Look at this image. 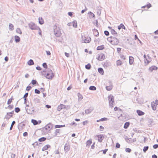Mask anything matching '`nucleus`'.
Listing matches in <instances>:
<instances>
[{
	"mask_svg": "<svg viewBox=\"0 0 158 158\" xmlns=\"http://www.w3.org/2000/svg\"><path fill=\"white\" fill-rule=\"evenodd\" d=\"M107 40L112 45H117L118 43V39L113 36L108 37Z\"/></svg>",
	"mask_w": 158,
	"mask_h": 158,
	"instance_id": "f257e3e1",
	"label": "nucleus"
},
{
	"mask_svg": "<svg viewBox=\"0 0 158 158\" xmlns=\"http://www.w3.org/2000/svg\"><path fill=\"white\" fill-rule=\"evenodd\" d=\"M54 32L55 36L56 37H59L61 35V32L60 28L56 26H54Z\"/></svg>",
	"mask_w": 158,
	"mask_h": 158,
	"instance_id": "f03ea898",
	"label": "nucleus"
},
{
	"mask_svg": "<svg viewBox=\"0 0 158 158\" xmlns=\"http://www.w3.org/2000/svg\"><path fill=\"white\" fill-rule=\"evenodd\" d=\"M46 78L49 79H52L54 77V74L52 70L50 69H48L47 70V73L44 74Z\"/></svg>",
	"mask_w": 158,
	"mask_h": 158,
	"instance_id": "7ed1b4c3",
	"label": "nucleus"
},
{
	"mask_svg": "<svg viewBox=\"0 0 158 158\" xmlns=\"http://www.w3.org/2000/svg\"><path fill=\"white\" fill-rule=\"evenodd\" d=\"M158 105V100H155L151 102V106L153 110H155L156 108V106Z\"/></svg>",
	"mask_w": 158,
	"mask_h": 158,
	"instance_id": "20e7f679",
	"label": "nucleus"
},
{
	"mask_svg": "<svg viewBox=\"0 0 158 158\" xmlns=\"http://www.w3.org/2000/svg\"><path fill=\"white\" fill-rule=\"evenodd\" d=\"M29 27L32 30H37L39 28L34 23L31 22L28 24Z\"/></svg>",
	"mask_w": 158,
	"mask_h": 158,
	"instance_id": "39448f33",
	"label": "nucleus"
},
{
	"mask_svg": "<svg viewBox=\"0 0 158 158\" xmlns=\"http://www.w3.org/2000/svg\"><path fill=\"white\" fill-rule=\"evenodd\" d=\"M32 106H30L29 105H27L26 106V109L27 112L29 114H31L34 112V110L32 107Z\"/></svg>",
	"mask_w": 158,
	"mask_h": 158,
	"instance_id": "423d86ee",
	"label": "nucleus"
},
{
	"mask_svg": "<svg viewBox=\"0 0 158 158\" xmlns=\"http://www.w3.org/2000/svg\"><path fill=\"white\" fill-rule=\"evenodd\" d=\"M82 42L85 43H89L91 40V38L89 37L82 36Z\"/></svg>",
	"mask_w": 158,
	"mask_h": 158,
	"instance_id": "0eeeda50",
	"label": "nucleus"
},
{
	"mask_svg": "<svg viewBox=\"0 0 158 158\" xmlns=\"http://www.w3.org/2000/svg\"><path fill=\"white\" fill-rule=\"evenodd\" d=\"M14 114V111H12L10 112L7 113L5 116V118L6 119H9L11 118L12 117Z\"/></svg>",
	"mask_w": 158,
	"mask_h": 158,
	"instance_id": "6e6552de",
	"label": "nucleus"
},
{
	"mask_svg": "<svg viewBox=\"0 0 158 158\" xmlns=\"http://www.w3.org/2000/svg\"><path fill=\"white\" fill-rule=\"evenodd\" d=\"M96 137L97 138L98 141L99 142H102L104 138V136L102 135H97L96 136Z\"/></svg>",
	"mask_w": 158,
	"mask_h": 158,
	"instance_id": "1a4fd4ad",
	"label": "nucleus"
},
{
	"mask_svg": "<svg viewBox=\"0 0 158 158\" xmlns=\"http://www.w3.org/2000/svg\"><path fill=\"white\" fill-rule=\"evenodd\" d=\"M105 58V56L104 54L102 53L98 55V59L99 60L102 61L104 60Z\"/></svg>",
	"mask_w": 158,
	"mask_h": 158,
	"instance_id": "9d476101",
	"label": "nucleus"
},
{
	"mask_svg": "<svg viewBox=\"0 0 158 158\" xmlns=\"http://www.w3.org/2000/svg\"><path fill=\"white\" fill-rule=\"evenodd\" d=\"M52 125L51 124H47L45 126V128L46 130L50 131L52 129Z\"/></svg>",
	"mask_w": 158,
	"mask_h": 158,
	"instance_id": "9b49d317",
	"label": "nucleus"
},
{
	"mask_svg": "<svg viewBox=\"0 0 158 158\" xmlns=\"http://www.w3.org/2000/svg\"><path fill=\"white\" fill-rule=\"evenodd\" d=\"M103 67L105 68H107L110 66V63L108 61H106L103 64Z\"/></svg>",
	"mask_w": 158,
	"mask_h": 158,
	"instance_id": "f8f14e48",
	"label": "nucleus"
},
{
	"mask_svg": "<svg viewBox=\"0 0 158 158\" xmlns=\"http://www.w3.org/2000/svg\"><path fill=\"white\" fill-rule=\"evenodd\" d=\"M31 122L34 125H35L38 124H40L41 123V120H39L37 121L35 120L32 119L31 120Z\"/></svg>",
	"mask_w": 158,
	"mask_h": 158,
	"instance_id": "ddd939ff",
	"label": "nucleus"
},
{
	"mask_svg": "<svg viewBox=\"0 0 158 158\" xmlns=\"http://www.w3.org/2000/svg\"><path fill=\"white\" fill-rule=\"evenodd\" d=\"M70 149V145L69 143H66L64 147V150L66 152L69 151Z\"/></svg>",
	"mask_w": 158,
	"mask_h": 158,
	"instance_id": "4468645a",
	"label": "nucleus"
},
{
	"mask_svg": "<svg viewBox=\"0 0 158 158\" xmlns=\"http://www.w3.org/2000/svg\"><path fill=\"white\" fill-rule=\"evenodd\" d=\"M64 108H65V106L63 104H60L58 106L57 108V110L58 111H60Z\"/></svg>",
	"mask_w": 158,
	"mask_h": 158,
	"instance_id": "2eb2a0df",
	"label": "nucleus"
},
{
	"mask_svg": "<svg viewBox=\"0 0 158 158\" xmlns=\"http://www.w3.org/2000/svg\"><path fill=\"white\" fill-rule=\"evenodd\" d=\"M134 61V58L132 56H130L129 57V63L130 65L133 64Z\"/></svg>",
	"mask_w": 158,
	"mask_h": 158,
	"instance_id": "dca6fc26",
	"label": "nucleus"
},
{
	"mask_svg": "<svg viewBox=\"0 0 158 158\" xmlns=\"http://www.w3.org/2000/svg\"><path fill=\"white\" fill-rule=\"evenodd\" d=\"M108 28L111 29L110 32L111 33L114 35H116L117 34V33L116 32V31L114 29H112L111 28V27H109Z\"/></svg>",
	"mask_w": 158,
	"mask_h": 158,
	"instance_id": "f3484780",
	"label": "nucleus"
},
{
	"mask_svg": "<svg viewBox=\"0 0 158 158\" xmlns=\"http://www.w3.org/2000/svg\"><path fill=\"white\" fill-rule=\"evenodd\" d=\"M157 69V67L155 66H153L150 67L149 69V70L150 72H152L153 70H156Z\"/></svg>",
	"mask_w": 158,
	"mask_h": 158,
	"instance_id": "a211bd4d",
	"label": "nucleus"
},
{
	"mask_svg": "<svg viewBox=\"0 0 158 158\" xmlns=\"http://www.w3.org/2000/svg\"><path fill=\"white\" fill-rule=\"evenodd\" d=\"M60 130L59 129H56L55 131L54 134V136H56L57 135H59L60 134Z\"/></svg>",
	"mask_w": 158,
	"mask_h": 158,
	"instance_id": "6ab92c4d",
	"label": "nucleus"
},
{
	"mask_svg": "<svg viewBox=\"0 0 158 158\" xmlns=\"http://www.w3.org/2000/svg\"><path fill=\"white\" fill-rule=\"evenodd\" d=\"M39 23L41 25H42L44 23V20L42 17H40L39 18Z\"/></svg>",
	"mask_w": 158,
	"mask_h": 158,
	"instance_id": "aec40b11",
	"label": "nucleus"
},
{
	"mask_svg": "<svg viewBox=\"0 0 158 158\" xmlns=\"http://www.w3.org/2000/svg\"><path fill=\"white\" fill-rule=\"evenodd\" d=\"M136 112L138 115L139 116L143 115L144 114V113L143 112L139 110H137Z\"/></svg>",
	"mask_w": 158,
	"mask_h": 158,
	"instance_id": "412c9836",
	"label": "nucleus"
},
{
	"mask_svg": "<svg viewBox=\"0 0 158 158\" xmlns=\"http://www.w3.org/2000/svg\"><path fill=\"white\" fill-rule=\"evenodd\" d=\"M118 28L119 30H120L121 28H123L124 29H126L125 27L122 23L120 24V25L118 26Z\"/></svg>",
	"mask_w": 158,
	"mask_h": 158,
	"instance_id": "4be33fe9",
	"label": "nucleus"
},
{
	"mask_svg": "<svg viewBox=\"0 0 158 158\" xmlns=\"http://www.w3.org/2000/svg\"><path fill=\"white\" fill-rule=\"evenodd\" d=\"M94 35L96 36H98L99 35V33L98 31L96 29H94L93 31Z\"/></svg>",
	"mask_w": 158,
	"mask_h": 158,
	"instance_id": "5701e85b",
	"label": "nucleus"
},
{
	"mask_svg": "<svg viewBox=\"0 0 158 158\" xmlns=\"http://www.w3.org/2000/svg\"><path fill=\"white\" fill-rule=\"evenodd\" d=\"M50 147V145L48 144H47L45 146H44L42 148V151H44L46 150H47L48 149V148Z\"/></svg>",
	"mask_w": 158,
	"mask_h": 158,
	"instance_id": "b1692460",
	"label": "nucleus"
},
{
	"mask_svg": "<svg viewBox=\"0 0 158 158\" xmlns=\"http://www.w3.org/2000/svg\"><path fill=\"white\" fill-rule=\"evenodd\" d=\"M148 57L149 58L148 56ZM150 60H151L149 58V59H148L147 58L146 59H144V62L145 65H147L150 62Z\"/></svg>",
	"mask_w": 158,
	"mask_h": 158,
	"instance_id": "393cba45",
	"label": "nucleus"
},
{
	"mask_svg": "<svg viewBox=\"0 0 158 158\" xmlns=\"http://www.w3.org/2000/svg\"><path fill=\"white\" fill-rule=\"evenodd\" d=\"M98 72L102 75H103L104 74V72L102 68H98Z\"/></svg>",
	"mask_w": 158,
	"mask_h": 158,
	"instance_id": "a878e982",
	"label": "nucleus"
},
{
	"mask_svg": "<svg viewBox=\"0 0 158 158\" xmlns=\"http://www.w3.org/2000/svg\"><path fill=\"white\" fill-rule=\"evenodd\" d=\"M15 40L16 42L18 43L20 41V38L19 36L15 35Z\"/></svg>",
	"mask_w": 158,
	"mask_h": 158,
	"instance_id": "bb28decb",
	"label": "nucleus"
},
{
	"mask_svg": "<svg viewBox=\"0 0 158 158\" xmlns=\"http://www.w3.org/2000/svg\"><path fill=\"white\" fill-rule=\"evenodd\" d=\"M113 87V85H111L109 86H106V89L108 91H110L111 90Z\"/></svg>",
	"mask_w": 158,
	"mask_h": 158,
	"instance_id": "cd10ccee",
	"label": "nucleus"
},
{
	"mask_svg": "<svg viewBox=\"0 0 158 158\" xmlns=\"http://www.w3.org/2000/svg\"><path fill=\"white\" fill-rule=\"evenodd\" d=\"M27 64L29 65H31L34 64V61L31 59L30 60L27 62Z\"/></svg>",
	"mask_w": 158,
	"mask_h": 158,
	"instance_id": "c85d7f7f",
	"label": "nucleus"
},
{
	"mask_svg": "<svg viewBox=\"0 0 158 158\" xmlns=\"http://www.w3.org/2000/svg\"><path fill=\"white\" fill-rule=\"evenodd\" d=\"M130 125V123L129 122H127L125 123L124 128L125 129H127Z\"/></svg>",
	"mask_w": 158,
	"mask_h": 158,
	"instance_id": "c756f323",
	"label": "nucleus"
},
{
	"mask_svg": "<svg viewBox=\"0 0 158 158\" xmlns=\"http://www.w3.org/2000/svg\"><path fill=\"white\" fill-rule=\"evenodd\" d=\"M92 143V140L91 139H90L89 140L87 141L86 142V146L89 147L91 144Z\"/></svg>",
	"mask_w": 158,
	"mask_h": 158,
	"instance_id": "7c9ffc66",
	"label": "nucleus"
},
{
	"mask_svg": "<svg viewBox=\"0 0 158 158\" xmlns=\"http://www.w3.org/2000/svg\"><path fill=\"white\" fill-rule=\"evenodd\" d=\"M104 48V46L103 45H102L101 46H98L97 48V49L98 50H100L103 49Z\"/></svg>",
	"mask_w": 158,
	"mask_h": 158,
	"instance_id": "2f4dec72",
	"label": "nucleus"
},
{
	"mask_svg": "<svg viewBox=\"0 0 158 158\" xmlns=\"http://www.w3.org/2000/svg\"><path fill=\"white\" fill-rule=\"evenodd\" d=\"M72 25L75 27L76 28L77 27V23L76 21H73L72 23Z\"/></svg>",
	"mask_w": 158,
	"mask_h": 158,
	"instance_id": "473e14b6",
	"label": "nucleus"
},
{
	"mask_svg": "<svg viewBox=\"0 0 158 158\" xmlns=\"http://www.w3.org/2000/svg\"><path fill=\"white\" fill-rule=\"evenodd\" d=\"M65 125H56L55 126V128H60L61 127H65Z\"/></svg>",
	"mask_w": 158,
	"mask_h": 158,
	"instance_id": "72a5a7b5",
	"label": "nucleus"
},
{
	"mask_svg": "<svg viewBox=\"0 0 158 158\" xmlns=\"http://www.w3.org/2000/svg\"><path fill=\"white\" fill-rule=\"evenodd\" d=\"M152 6V5L151 4L149 3L148 4L145 5L144 6L142 7V8H145L146 7H147L148 9L149 8Z\"/></svg>",
	"mask_w": 158,
	"mask_h": 158,
	"instance_id": "f704fd0d",
	"label": "nucleus"
},
{
	"mask_svg": "<svg viewBox=\"0 0 158 158\" xmlns=\"http://www.w3.org/2000/svg\"><path fill=\"white\" fill-rule=\"evenodd\" d=\"M114 103V101L112 100V99H111V100L109 102V104L110 107L111 108L113 107V105Z\"/></svg>",
	"mask_w": 158,
	"mask_h": 158,
	"instance_id": "c9c22d12",
	"label": "nucleus"
},
{
	"mask_svg": "<svg viewBox=\"0 0 158 158\" xmlns=\"http://www.w3.org/2000/svg\"><path fill=\"white\" fill-rule=\"evenodd\" d=\"M9 29L10 30L12 31L14 29V26L13 25L11 24L10 23L9 25Z\"/></svg>",
	"mask_w": 158,
	"mask_h": 158,
	"instance_id": "e433bc0d",
	"label": "nucleus"
},
{
	"mask_svg": "<svg viewBox=\"0 0 158 158\" xmlns=\"http://www.w3.org/2000/svg\"><path fill=\"white\" fill-rule=\"evenodd\" d=\"M107 120V118H102L99 120H97V122H99L100 121H106Z\"/></svg>",
	"mask_w": 158,
	"mask_h": 158,
	"instance_id": "4c0bfd02",
	"label": "nucleus"
},
{
	"mask_svg": "<svg viewBox=\"0 0 158 158\" xmlns=\"http://www.w3.org/2000/svg\"><path fill=\"white\" fill-rule=\"evenodd\" d=\"M89 89L92 90H95L96 89V88L94 86H91L89 87Z\"/></svg>",
	"mask_w": 158,
	"mask_h": 158,
	"instance_id": "58836bf2",
	"label": "nucleus"
},
{
	"mask_svg": "<svg viewBox=\"0 0 158 158\" xmlns=\"http://www.w3.org/2000/svg\"><path fill=\"white\" fill-rule=\"evenodd\" d=\"M46 139V138H45V137H42V138H41L40 139H38V141L39 142H43V141H45Z\"/></svg>",
	"mask_w": 158,
	"mask_h": 158,
	"instance_id": "ea45409f",
	"label": "nucleus"
},
{
	"mask_svg": "<svg viewBox=\"0 0 158 158\" xmlns=\"http://www.w3.org/2000/svg\"><path fill=\"white\" fill-rule=\"evenodd\" d=\"M122 64V62L120 60H118L116 61V64L117 65H120Z\"/></svg>",
	"mask_w": 158,
	"mask_h": 158,
	"instance_id": "a19ab883",
	"label": "nucleus"
},
{
	"mask_svg": "<svg viewBox=\"0 0 158 158\" xmlns=\"http://www.w3.org/2000/svg\"><path fill=\"white\" fill-rule=\"evenodd\" d=\"M85 68L86 69H89L91 68V65L89 64H87L85 65Z\"/></svg>",
	"mask_w": 158,
	"mask_h": 158,
	"instance_id": "79ce46f5",
	"label": "nucleus"
},
{
	"mask_svg": "<svg viewBox=\"0 0 158 158\" xmlns=\"http://www.w3.org/2000/svg\"><path fill=\"white\" fill-rule=\"evenodd\" d=\"M16 32L18 33H19L20 34H22V31L19 28H17L16 29Z\"/></svg>",
	"mask_w": 158,
	"mask_h": 158,
	"instance_id": "37998d69",
	"label": "nucleus"
},
{
	"mask_svg": "<svg viewBox=\"0 0 158 158\" xmlns=\"http://www.w3.org/2000/svg\"><path fill=\"white\" fill-rule=\"evenodd\" d=\"M148 146L144 147L143 149V150L144 152H146L148 150Z\"/></svg>",
	"mask_w": 158,
	"mask_h": 158,
	"instance_id": "c03bdc74",
	"label": "nucleus"
},
{
	"mask_svg": "<svg viewBox=\"0 0 158 158\" xmlns=\"http://www.w3.org/2000/svg\"><path fill=\"white\" fill-rule=\"evenodd\" d=\"M77 96L78 97V99H82L83 97L82 95L79 93L77 94Z\"/></svg>",
	"mask_w": 158,
	"mask_h": 158,
	"instance_id": "a18cd8bd",
	"label": "nucleus"
},
{
	"mask_svg": "<svg viewBox=\"0 0 158 158\" xmlns=\"http://www.w3.org/2000/svg\"><path fill=\"white\" fill-rule=\"evenodd\" d=\"M125 151L127 152L130 153L131 152V150L129 148H126L125 149Z\"/></svg>",
	"mask_w": 158,
	"mask_h": 158,
	"instance_id": "49530a36",
	"label": "nucleus"
},
{
	"mask_svg": "<svg viewBox=\"0 0 158 158\" xmlns=\"http://www.w3.org/2000/svg\"><path fill=\"white\" fill-rule=\"evenodd\" d=\"M31 83L33 85H35L37 83V82L36 80H33L31 81Z\"/></svg>",
	"mask_w": 158,
	"mask_h": 158,
	"instance_id": "de8ad7c7",
	"label": "nucleus"
},
{
	"mask_svg": "<svg viewBox=\"0 0 158 158\" xmlns=\"http://www.w3.org/2000/svg\"><path fill=\"white\" fill-rule=\"evenodd\" d=\"M15 123V121H13L12 123V124H11V126H10V130H11L12 129L13 126L14 125V124Z\"/></svg>",
	"mask_w": 158,
	"mask_h": 158,
	"instance_id": "09e8293b",
	"label": "nucleus"
},
{
	"mask_svg": "<svg viewBox=\"0 0 158 158\" xmlns=\"http://www.w3.org/2000/svg\"><path fill=\"white\" fill-rule=\"evenodd\" d=\"M20 111V109L18 107H16L15 109V111L16 113L19 112Z\"/></svg>",
	"mask_w": 158,
	"mask_h": 158,
	"instance_id": "8fccbe9b",
	"label": "nucleus"
},
{
	"mask_svg": "<svg viewBox=\"0 0 158 158\" xmlns=\"http://www.w3.org/2000/svg\"><path fill=\"white\" fill-rule=\"evenodd\" d=\"M35 92L36 94H39L40 93V91L38 89H35Z\"/></svg>",
	"mask_w": 158,
	"mask_h": 158,
	"instance_id": "3c124183",
	"label": "nucleus"
},
{
	"mask_svg": "<svg viewBox=\"0 0 158 158\" xmlns=\"http://www.w3.org/2000/svg\"><path fill=\"white\" fill-rule=\"evenodd\" d=\"M42 65L43 67L46 68L47 69V64L46 63H44Z\"/></svg>",
	"mask_w": 158,
	"mask_h": 158,
	"instance_id": "603ef678",
	"label": "nucleus"
},
{
	"mask_svg": "<svg viewBox=\"0 0 158 158\" xmlns=\"http://www.w3.org/2000/svg\"><path fill=\"white\" fill-rule=\"evenodd\" d=\"M88 123V121L87 120L83 121L82 123V124L83 125H87Z\"/></svg>",
	"mask_w": 158,
	"mask_h": 158,
	"instance_id": "864d4df0",
	"label": "nucleus"
},
{
	"mask_svg": "<svg viewBox=\"0 0 158 158\" xmlns=\"http://www.w3.org/2000/svg\"><path fill=\"white\" fill-rule=\"evenodd\" d=\"M31 86H28L27 87L26 90L27 91H29L31 89Z\"/></svg>",
	"mask_w": 158,
	"mask_h": 158,
	"instance_id": "5fc2aeb1",
	"label": "nucleus"
},
{
	"mask_svg": "<svg viewBox=\"0 0 158 158\" xmlns=\"http://www.w3.org/2000/svg\"><path fill=\"white\" fill-rule=\"evenodd\" d=\"M28 93H26L24 95L23 98L24 99H26V98L27 97L28 95Z\"/></svg>",
	"mask_w": 158,
	"mask_h": 158,
	"instance_id": "6e6d98bb",
	"label": "nucleus"
},
{
	"mask_svg": "<svg viewBox=\"0 0 158 158\" xmlns=\"http://www.w3.org/2000/svg\"><path fill=\"white\" fill-rule=\"evenodd\" d=\"M104 32L106 36H108L109 35V32L107 31H105Z\"/></svg>",
	"mask_w": 158,
	"mask_h": 158,
	"instance_id": "4d7b16f0",
	"label": "nucleus"
},
{
	"mask_svg": "<svg viewBox=\"0 0 158 158\" xmlns=\"http://www.w3.org/2000/svg\"><path fill=\"white\" fill-rule=\"evenodd\" d=\"M108 99H114V97L113 95H109L108 97Z\"/></svg>",
	"mask_w": 158,
	"mask_h": 158,
	"instance_id": "13d9d810",
	"label": "nucleus"
},
{
	"mask_svg": "<svg viewBox=\"0 0 158 158\" xmlns=\"http://www.w3.org/2000/svg\"><path fill=\"white\" fill-rule=\"evenodd\" d=\"M8 108L10 110L12 109L13 108V105H10L8 106Z\"/></svg>",
	"mask_w": 158,
	"mask_h": 158,
	"instance_id": "bf43d9fd",
	"label": "nucleus"
},
{
	"mask_svg": "<svg viewBox=\"0 0 158 158\" xmlns=\"http://www.w3.org/2000/svg\"><path fill=\"white\" fill-rule=\"evenodd\" d=\"M120 145L119 143H116V148H119L120 147Z\"/></svg>",
	"mask_w": 158,
	"mask_h": 158,
	"instance_id": "052dcab7",
	"label": "nucleus"
},
{
	"mask_svg": "<svg viewBox=\"0 0 158 158\" xmlns=\"http://www.w3.org/2000/svg\"><path fill=\"white\" fill-rule=\"evenodd\" d=\"M153 148L154 149H156L158 148V144H155L153 146Z\"/></svg>",
	"mask_w": 158,
	"mask_h": 158,
	"instance_id": "680f3d73",
	"label": "nucleus"
},
{
	"mask_svg": "<svg viewBox=\"0 0 158 158\" xmlns=\"http://www.w3.org/2000/svg\"><path fill=\"white\" fill-rule=\"evenodd\" d=\"M100 129L101 131H102L104 130V128L102 126H100Z\"/></svg>",
	"mask_w": 158,
	"mask_h": 158,
	"instance_id": "e2e57ef3",
	"label": "nucleus"
},
{
	"mask_svg": "<svg viewBox=\"0 0 158 158\" xmlns=\"http://www.w3.org/2000/svg\"><path fill=\"white\" fill-rule=\"evenodd\" d=\"M36 69L37 70H40L41 69V68L40 66H37L36 67Z\"/></svg>",
	"mask_w": 158,
	"mask_h": 158,
	"instance_id": "0e129e2a",
	"label": "nucleus"
},
{
	"mask_svg": "<svg viewBox=\"0 0 158 158\" xmlns=\"http://www.w3.org/2000/svg\"><path fill=\"white\" fill-rule=\"evenodd\" d=\"M28 135V133L27 132H24L23 134V135L24 136H27Z\"/></svg>",
	"mask_w": 158,
	"mask_h": 158,
	"instance_id": "69168bd1",
	"label": "nucleus"
},
{
	"mask_svg": "<svg viewBox=\"0 0 158 158\" xmlns=\"http://www.w3.org/2000/svg\"><path fill=\"white\" fill-rule=\"evenodd\" d=\"M107 150H108V149H106L104 150H103L102 151H103V153L104 154H106Z\"/></svg>",
	"mask_w": 158,
	"mask_h": 158,
	"instance_id": "338daca9",
	"label": "nucleus"
},
{
	"mask_svg": "<svg viewBox=\"0 0 158 158\" xmlns=\"http://www.w3.org/2000/svg\"><path fill=\"white\" fill-rule=\"evenodd\" d=\"M152 158H157V156L155 155H153L152 156Z\"/></svg>",
	"mask_w": 158,
	"mask_h": 158,
	"instance_id": "774afa93",
	"label": "nucleus"
}]
</instances>
